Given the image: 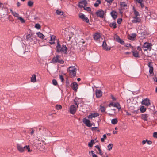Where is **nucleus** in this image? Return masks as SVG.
<instances>
[{
	"instance_id": "obj_36",
	"label": "nucleus",
	"mask_w": 157,
	"mask_h": 157,
	"mask_svg": "<svg viewBox=\"0 0 157 157\" xmlns=\"http://www.w3.org/2000/svg\"><path fill=\"white\" fill-rule=\"evenodd\" d=\"M113 146V144H109L107 146L108 150L109 151H110L112 149Z\"/></svg>"
},
{
	"instance_id": "obj_30",
	"label": "nucleus",
	"mask_w": 157,
	"mask_h": 157,
	"mask_svg": "<svg viewBox=\"0 0 157 157\" xmlns=\"http://www.w3.org/2000/svg\"><path fill=\"white\" fill-rule=\"evenodd\" d=\"M36 76L35 75H32L31 78V81L32 82H36Z\"/></svg>"
},
{
	"instance_id": "obj_24",
	"label": "nucleus",
	"mask_w": 157,
	"mask_h": 157,
	"mask_svg": "<svg viewBox=\"0 0 157 157\" xmlns=\"http://www.w3.org/2000/svg\"><path fill=\"white\" fill-rule=\"evenodd\" d=\"M102 45L103 49L106 50H109L111 49L110 48H108L107 47V45L105 41H103Z\"/></svg>"
},
{
	"instance_id": "obj_14",
	"label": "nucleus",
	"mask_w": 157,
	"mask_h": 157,
	"mask_svg": "<svg viewBox=\"0 0 157 157\" xmlns=\"http://www.w3.org/2000/svg\"><path fill=\"white\" fill-rule=\"evenodd\" d=\"M17 147L18 150L20 152H23L25 150V146L23 147L20 144H17Z\"/></svg>"
},
{
	"instance_id": "obj_9",
	"label": "nucleus",
	"mask_w": 157,
	"mask_h": 157,
	"mask_svg": "<svg viewBox=\"0 0 157 157\" xmlns=\"http://www.w3.org/2000/svg\"><path fill=\"white\" fill-rule=\"evenodd\" d=\"M121 9L120 10V13L121 14H122L123 11L124 10H127L128 7L127 4L124 2H122L121 4Z\"/></svg>"
},
{
	"instance_id": "obj_25",
	"label": "nucleus",
	"mask_w": 157,
	"mask_h": 157,
	"mask_svg": "<svg viewBox=\"0 0 157 157\" xmlns=\"http://www.w3.org/2000/svg\"><path fill=\"white\" fill-rule=\"evenodd\" d=\"M111 14L114 20H115L117 17V13L116 12L114 11H112L111 13Z\"/></svg>"
},
{
	"instance_id": "obj_44",
	"label": "nucleus",
	"mask_w": 157,
	"mask_h": 157,
	"mask_svg": "<svg viewBox=\"0 0 157 157\" xmlns=\"http://www.w3.org/2000/svg\"><path fill=\"white\" fill-rule=\"evenodd\" d=\"M33 4V2L32 1H29L28 2V5L30 7H31Z\"/></svg>"
},
{
	"instance_id": "obj_42",
	"label": "nucleus",
	"mask_w": 157,
	"mask_h": 157,
	"mask_svg": "<svg viewBox=\"0 0 157 157\" xmlns=\"http://www.w3.org/2000/svg\"><path fill=\"white\" fill-rule=\"evenodd\" d=\"M101 3V1L100 0H97L96 2L94 4L95 7H97L98 6L99 4Z\"/></svg>"
},
{
	"instance_id": "obj_53",
	"label": "nucleus",
	"mask_w": 157,
	"mask_h": 157,
	"mask_svg": "<svg viewBox=\"0 0 157 157\" xmlns=\"http://www.w3.org/2000/svg\"><path fill=\"white\" fill-rule=\"evenodd\" d=\"M99 151V154H100L101 156H102L103 153L100 148L98 150Z\"/></svg>"
},
{
	"instance_id": "obj_41",
	"label": "nucleus",
	"mask_w": 157,
	"mask_h": 157,
	"mask_svg": "<svg viewBox=\"0 0 157 157\" xmlns=\"http://www.w3.org/2000/svg\"><path fill=\"white\" fill-rule=\"evenodd\" d=\"M29 145H26L25 146V150H27L28 152H31L32 151V150H30L29 147Z\"/></svg>"
},
{
	"instance_id": "obj_15",
	"label": "nucleus",
	"mask_w": 157,
	"mask_h": 157,
	"mask_svg": "<svg viewBox=\"0 0 157 157\" xmlns=\"http://www.w3.org/2000/svg\"><path fill=\"white\" fill-rule=\"evenodd\" d=\"M96 14L98 17L101 18H103L104 14V12L102 10H100L97 11Z\"/></svg>"
},
{
	"instance_id": "obj_49",
	"label": "nucleus",
	"mask_w": 157,
	"mask_h": 157,
	"mask_svg": "<svg viewBox=\"0 0 157 157\" xmlns=\"http://www.w3.org/2000/svg\"><path fill=\"white\" fill-rule=\"evenodd\" d=\"M116 41L118 42H119L121 40V39L119 37V36H116V37L115 38Z\"/></svg>"
},
{
	"instance_id": "obj_11",
	"label": "nucleus",
	"mask_w": 157,
	"mask_h": 157,
	"mask_svg": "<svg viewBox=\"0 0 157 157\" xmlns=\"http://www.w3.org/2000/svg\"><path fill=\"white\" fill-rule=\"evenodd\" d=\"M146 2L144 0H138V3L139 4V6H141L142 10H144L145 12V7H147L145 6V4Z\"/></svg>"
},
{
	"instance_id": "obj_1",
	"label": "nucleus",
	"mask_w": 157,
	"mask_h": 157,
	"mask_svg": "<svg viewBox=\"0 0 157 157\" xmlns=\"http://www.w3.org/2000/svg\"><path fill=\"white\" fill-rule=\"evenodd\" d=\"M144 17L147 20H149L152 24L157 23V14L154 11L149 10L147 7H145V12H144Z\"/></svg>"
},
{
	"instance_id": "obj_29",
	"label": "nucleus",
	"mask_w": 157,
	"mask_h": 157,
	"mask_svg": "<svg viewBox=\"0 0 157 157\" xmlns=\"http://www.w3.org/2000/svg\"><path fill=\"white\" fill-rule=\"evenodd\" d=\"M114 107H117L119 110L121 109V106L119 103L117 102L114 104Z\"/></svg>"
},
{
	"instance_id": "obj_62",
	"label": "nucleus",
	"mask_w": 157,
	"mask_h": 157,
	"mask_svg": "<svg viewBox=\"0 0 157 157\" xmlns=\"http://www.w3.org/2000/svg\"><path fill=\"white\" fill-rule=\"evenodd\" d=\"M9 20L11 22L13 21H14V19L13 18H9Z\"/></svg>"
},
{
	"instance_id": "obj_20",
	"label": "nucleus",
	"mask_w": 157,
	"mask_h": 157,
	"mask_svg": "<svg viewBox=\"0 0 157 157\" xmlns=\"http://www.w3.org/2000/svg\"><path fill=\"white\" fill-rule=\"evenodd\" d=\"M71 86L73 90L76 91L78 88V85L76 82H74L71 84Z\"/></svg>"
},
{
	"instance_id": "obj_55",
	"label": "nucleus",
	"mask_w": 157,
	"mask_h": 157,
	"mask_svg": "<svg viewBox=\"0 0 157 157\" xmlns=\"http://www.w3.org/2000/svg\"><path fill=\"white\" fill-rule=\"evenodd\" d=\"M59 78L61 80L62 82H63L64 80L63 76L61 75H59Z\"/></svg>"
},
{
	"instance_id": "obj_43",
	"label": "nucleus",
	"mask_w": 157,
	"mask_h": 157,
	"mask_svg": "<svg viewBox=\"0 0 157 157\" xmlns=\"http://www.w3.org/2000/svg\"><path fill=\"white\" fill-rule=\"evenodd\" d=\"M18 19L20 20L22 23H24L25 22V21L24 19L21 17H18Z\"/></svg>"
},
{
	"instance_id": "obj_35",
	"label": "nucleus",
	"mask_w": 157,
	"mask_h": 157,
	"mask_svg": "<svg viewBox=\"0 0 157 157\" xmlns=\"http://www.w3.org/2000/svg\"><path fill=\"white\" fill-rule=\"evenodd\" d=\"M94 143V140H91L90 142L88 143V146L89 147H92L93 146V144Z\"/></svg>"
},
{
	"instance_id": "obj_38",
	"label": "nucleus",
	"mask_w": 157,
	"mask_h": 157,
	"mask_svg": "<svg viewBox=\"0 0 157 157\" xmlns=\"http://www.w3.org/2000/svg\"><path fill=\"white\" fill-rule=\"evenodd\" d=\"M56 13L57 14L59 15H62L63 14V12L58 10L56 11Z\"/></svg>"
},
{
	"instance_id": "obj_59",
	"label": "nucleus",
	"mask_w": 157,
	"mask_h": 157,
	"mask_svg": "<svg viewBox=\"0 0 157 157\" xmlns=\"http://www.w3.org/2000/svg\"><path fill=\"white\" fill-rule=\"evenodd\" d=\"M113 0H105V1L107 2L108 3H112Z\"/></svg>"
},
{
	"instance_id": "obj_60",
	"label": "nucleus",
	"mask_w": 157,
	"mask_h": 157,
	"mask_svg": "<svg viewBox=\"0 0 157 157\" xmlns=\"http://www.w3.org/2000/svg\"><path fill=\"white\" fill-rule=\"evenodd\" d=\"M114 104H113V103H111L109 104V107H111V106H114Z\"/></svg>"
},
{
	"instance_id": "obj_5",
	"label": "nucleus",
	"mask_w": 157,
	"mask_h": 157,
	"mask_svg": "<svg viewBox=\"0 0 157 157\" xmlns=\"http://www.w3.org/2000/svg\"><path fill=\"white\" fill-rule=\"evenodd\" d=\"M26 40L27 41L29 42V44L33 45L37 41L36 38L34 34L31 33L26 35Z\"/></svg>"
},
{
	"instance_id": "obj_7",
	"label": "nucleus",
	"mask_w": 157,
	"mask_h": 157,
	"mask_svg": "<svg viewBox=\"0 0 157 157\" xmlns=\"http://www.w3.org/2000/svg\"><path fill=\"white\" fill-rule=\"evenodd\" d=\"M60 57V56L56 55V56L54 57L52 59V63H58L61 64H63L64 63V61L62 59H59Z\"/></svg>"
},
{
	"instance_id": "obj_46",
	"label": "nucleus",
	"mask_w": 157,
	"mask_h": 157,
	"mask_svg": "<svg viewBox=\"0 0 157 157\" xmlns=\"http://www.w3.org/2000/svg\"><path fill=\"white\" fill-rule=\"evenodd\" d=\"M132 52L133 55L134 56L136 57H137V52L136 51L135 52L132 51Z\"/></svg>"
},
{
	"instance_id": "obj_57",
	"label": "nucleus",
	"mask_w": 157,
	"mask_h": 157,
	"mask_svg": "<svg viewBox=\"0 0 157 157\" xmlns=\"http://www.w3.org/2000/svg\"><path fill=\"white\" fill-rule=\"evenodd\" d=\"M98 128V127H92L91 128V130H93V131H94V130H97V129Z\"/></svg>"
},
{
	"instance_id": "obj_31",
	"label": "nucleus",
	"mask_w": 157,
	"mask_h": 157,
	"mask_svg": "<svg viewBox=\"0 0 157 157\" xmlns=\"http://www.w3.org/2000/svg\"><path fill=\"white\" fill-rule=\"evenodd\" d=\"M109 26L111 27H113V28L115 29L117 27L116 23L115 22H113L112 23L109 24Z\"/></svg>"
},
{
	"instance_id": "obj_19",
	"label": "nucleus",
	"mask_w": 157,
	"mask_h": 157,
	"mask_svg": "<svg viewBox=\"0 0 157 157\" xmlns=\"http://www.w3.org/2000/svg\"><path fill=\"white\" fill-rule=\"evenodd\" d=\"M56 40V37L55 36L52 35L51 36V38L49 40L50 42H49L50 44H55V41Z\"/></svg>"
},
{
	"instance_id": "obj_6",
	"label": "nucleus",
	"mask_w": 157,
	"mask_h": 157,
	"mask_svg": "<svg viewBox=\"0 0 157 157\" xmlns=\"http://www.w3.org/2000/svg\"><path fill=\"white\" fill-rule=\"evenodd\" d=\"M76 68L75 66H72L69 67L67 72L70 75L75 77L76 75Z\"/></svg>"
},
{
	"instance_id": "obj_40",
	"label": "nucleus",
	"mask_w": 157,
	"mask_h": 157,
	"mask_svg": "<svg viewBox=\"0 0 157 157\" xmlns=\"http://www.w3.org/2000/svg\"><path fill=\"white\" fill-rule=\"evenodd\" d=\"M100 109L102 112H104L105 111L106 109L104 106H101Z\"/></svg>"
},
{
	"instance_id": "obj_17",
	"label": "nucleus",
	"mask_w": 157,
	"mask_h": 157,
	"mask_svg": "<svg viewBox=\"0 0 157 157\" xmlns=\"http://www.w3.org/2000/svg\"><path fill=\"white\" fill-rule=\"evenodd\" d=\"M83 122L88 127H90L93 125V124L90 123V120L86 118H84L83 119Z\"/></svg>"
},
{
	"instance_id": "obj_50",
	"label": "nucleus",
	"mask_w": 157,
	"mask_h": 157,
	"mask_svg": "<svg viewBox=\"0 0 157 157\" xmlns=\"http://www.w3.org/2000/svg\"><path fill=\"white\" fill-rule=\"evenodd\" d=\"M122 21V18H118L117 20V23L119 24H120L121 23V22Z\"/></svg>"
},
{
	"instance_id": "obj_64",
	"label": "nucleus",
	"mask_w": 157,
	"mask_h": 157,
	"mask_svg": "<svg viewBox=\"0 0 157 157\" xmlns=\"http://www.w3.org/2000/svg\"><path fill=\"white\" fill-rule=\"evenodd\" d=\"M92 157H98L95 154H94L92 155Z\"/></svg>"
},
{
	"instance_id": "obj_12",
	"label": "nucleus",
	"mask_w": 157,
	"mask_h": 157,
	"mask_svg": "<svg viewBox=\"0 0 157 157\" xmlns=\"http://www.w3.org/2000/svg\"><path fill=\"white\" fill-rule=\"evenodd\" d=\"M141 104L147 106H148L151 105L150 100L147 98L144 99L142 100Z\"/></svg>"
},
{
	"instance_id": "obj_3",
	"label": "nucleus",
	"mask_w": 157,
	"mask_h": 157,
	"mask_svg": "<svg viewBox=\"0 0 157 157\" xmlns=\"http://www.w3.org/2000/svg\"><path fill=\"white\" fill-rule=\"evenodd\" d=\"M147 29L144 25H139L138 27V37H141V39L145 38V36L147 34Z\"/></svg>"
},
{
	"instance_id": "obj_27",
	"label": "nucleus",
	"mask_w": 157,
	"mask_h": 157,
	"mask_svg": "<svg viewBox=\"0 0 157 157\" xmlns=\"http://www.w3.org/2000/svg\"><path fill=\"white\" fill-rule=\"evenodd\" d=\"M146 109V108L143 105H141L140 107V110L142 113H143L145 112Z\"/></svg>"
},
{
	"instance_id": "obj_63",
	"label": "nucleus",
	"mask_w": 157,
	"mask_h": 157,
	"mask_svg": "<svg viewBox=\"0 0 157 157\" xmlns=\"http://www.w3.org/2000/svg\"><path fill=\"white\" fill-rule=\"evenodd\" d=\"M95 147L97 148V149L98 150V149H99L100 148V147H99V146L98 145H96L95 146Z\"/></svg>"
},
{
	"instance_id": "obj_4",
	"label": "nucleus",
	"mask_w": 157,
	"mask_h": 157,
	"mask_svg": "<svg viewBox=\"0 0 157 157\" xmlns=\"http://www.w3.org/2000/svg\"><path fill=\"white\" fill-rule=\"evenodd\" d=\"M56 50L58 53L60 52L61 53L66 54L67 52V48L66 45L63 44L61 47L58 40L56 46Z\"/></svg>"
},
{
	"instance_id": "obj_45",
	"label": "nucleus",
	"mask_w": 157,
	"mask_h": 157,
	"mask_svg": "<svg viewBox=\"0 0 157 157\" xmlns=\"http://www.w3.org/2000/svg\"><path fill=\"white\" fill-rule=\"evenodd\" d=\"M12 14L15 17H17V18H18V17H19V14L17 13H16L15 12H12Z\"/></svg>"
},
{
	"instance_id": "obj_52",
	"label": "nucleus",
	"mask_w": 157,
	"mask_h": 157,
	"mask_svg": "<svg viewBox=\"0 0 157 157\" xmlns=\"http://www.w3.org/2000/svg\"><path fill=\"white\" fill-rule=\"evenodd\" d=\"M74 103L76 105H77V108H78V103H77V102L76 101V100L75 99L74 100Z\"/></svg>"
},
{
	"instance_id": "obj_2",
	"label": "nucleus",
	"mask_w": 157,
	"mask_h": 157,
	"mask_svg": "<svg viewBox=\"0 0 157 157\" xmlns=\"http://www.w3.org/2000/svg\"><path fill=\"white\" fill-rule=\"evenodd\" d=\"M144 17L147 20H149L152 24L157 23V14L154 11L149 10L147 7H145V12H144Z\"/></svg>"
},
{
	"instance_id": "obj_33",
	"label": "nucleus",
	"mask_w": 157,
	"mask_h": 157,
	"mask_svg": "<svg viewBox=\"0 0 157 157\" xmlns=\"http://www.w3.org/2000/svg\"><path fill=\"white\" fill-rule=\"evenodd\" d=\"M149 72L151 74L153 73V69L152 66H151L150 64L149 65Z\"/></svg>"
},
{
	"instance_id": "obj_8",
	"label": "nucleus",
	"mask_w": 157,
	"mask_h": 157,
	"mask_svg": "<svg viewBox=\"0 0 157 157\" xmlns=\"http://www.w3.org/2000/svg\"><path fill=\"white\" fill-rule=\"evenodd\" d=\"M133 10L135 16L132 17L133 19L132 20V22L133 23H137V12L134 6L133 7Z\"/></svg>"
},
{
	"instance_id": "obj_21",
	"label": "nucleus",
	"mask_w": 157,
	"mask_h": 157,
	"mask_svg": "<svg viewBox=\"0 0 157 157\" xmlns=\"http://www.w3.org/2000/svg\"><path fill=\"white\" fill-rule=\"evenodd\" d=\"M136 35L135 33H132L131 35H129L128 36V38L132 40H135V38L136 37Z\"/></svg>"
},
{
	"instance_id": "obj_18",
	"label": "nucleus",
	"mask_w": 157,
	"mask_h": 157,
	"mask_svg": "<svg viewBox=\"0 0 157 157\" xmlns=\"http://www.w3.org/2000/svg\"><path fill=\"white\" fill-rule=\"evenodd\" d=\"M79 17L83 21H85L86 23L89 22V20L85 15L81 13L79 15Z\"/></svg>"
},
{
	"instance_id": "obj_28",
	"label": "nucleus",
	"mask_w": 157,
	"mask_h": 157,
	"mask_svg": "<svg viewBox=\"0 0 157 157\" xmlns=\"http://www.w3.org/2000/svg\"><path fill=\"white\" fill-rule=\"evenodd\" d=\"M148 117V115L146 114H143L141 115L142 118L144 121H147Z\"/></svg>"
},
{
	"instance_id": "obj_32",
	"label": "nucleus",
	"mask_w": 157,
	"mask_h": 157,
	"mask_svg": "<svg viewBox=\"0 0 157 157\" xmlns=\"http://www.w3.org/2000/svg\"><path fill=\"white\" fill-rule=\"evenodd\" d=\"M38 36L41 39H43L44 37V35L41 33L40 32H39L37 33Z\"/></svg>"
},
{
	"instance_id": "obj_56",
	"label": "nucleus",
	"mask_w": 157,
	"mask_h": 157,
	"mask_svg": "<svg viewBox=\"0 0 157 157\" xmlns=\"http://www.w3.org/2000/svg\"><path fill=\"white\" fill-rule=\"evenodd\" d=\"M146 142L147 144L148 145H150L152 144V142L150 140H146Z\"/></svg>"
},
{
	"instance_id": "obj_26",
	"label": "nucleus",
	"mask_w": 157,
	"mask_h": 157,
	"mask_svg": "<svg viewBox=\"0 0 157 157\" xmlns=\"http://www.w3.org/2000/svg\"><path fill=\"white\" fill-rule=\"evenodd\" d=\"M100 35L98 33H96L94 35V38L95 40H98L100 39Z\"/></svg>"
},
{
	"instance_id": "obj_51",
	"label": "nucleus",
	"mask_w": 157,
	"mask_h": 157,
	"mask_svg": "<svg viewBox=\"0 0 157 157\" xmlns=\"http://www.w3.org/2000/svg\"><path fill=\"white\" fill-rule=\"evenodd\" d=\"M53 84L54 85H56L57 84V82L55 79H53L52 81Z\"/></svg>"
},
{
	"instance_id": "obj_47",
	"label": "nucleus",
	"mask_w": 157,
	"mask_h": 157,
	"mask_svg": "<svg viewBox=\"0 0 157 157\" xmlns=\"http://www.w3.org/2000/svg\"><path fill=\"white\" fill-rule=\"evenodd\" d=\"M35 27L36 28V29H40L41 28V26H40V25L39 24H36L35 25Z\"/></svg>"
},
{
	"instance_id": "obj_22",
	"label": "nucleus",
	"mask_w": 157,
	"mask_h": 157,
	"mask_svg": "<svg viewBox=\"0 0 157 157\" xmlns=\"http://www.w3.org/2000/svg\"><path fill=\"white\" fill-rule=\"evenodd\" d=\"M95 93L96 96L98 98L101 97L102 95V92L100 90H96Z\"/></svg>"
},
{
	"instance_id": "obj_39",
	"label": "nucleus",
	"mask_w": 157,
	"mask_h": 157,
	"mask_svg": "<svg viewBox=\"0 0 157 157\" xmlns=\"http://www.w3.org/2000/svg\"><path fill=\"white\" fill-rule=\"evenodd\" d=\"M56 108V109L59 110L61 109H62V106L60 105H57L55 106Z\"/></svg>"
},
{
	"instance_id": "obj_48",
	"label": "nucleus",
	"mask_w": 157,
	"mask_h": 157,
	"mask_svg": "<svg viewBox=\"0 0 157 157\" xmlns=\"http://www.w3.org/2000/svg\"><path fill=\"white\" fill-rule=\"evenodd\" d=\"M143 20H144V18H140V17H138V23H139V22H142L143 21Z\"/></svg>"
},
{
	"instance_id": "obj_54",
	"label": "nucleus",
	"mask_w": 157,
	"mask_h": 157,
	"mask_svg": "<svg viewBox=\"0 0 157 157\" xmlns=\"http://www.w3.org/2000/svg\"><path fill=\"white\" fill-rule=\"evenodd\" d=\"M153 136L155 138H157V132H155L153 133Z\"/></svg>"
},
{
	"instance_id": "obj_16",
	"label": "nucleus",
	"mask_w": 157,
	"mask_h": 157,
	"mask_svg": "<svg viewBox=\"0 0 157 157\" xmlns=\"http://www.w3.org/2000/svg\"><path fill=\"white\" fill-rule=\"evenodd\" d=\"M87 4V2L86 0H82L79 2V7L81 8H82Z\"/></svg>"
},
{
	"instance_id": "obj_13",
	"label": "nucleus",
	"mask_w": 157,
	"mask_h": 157,
	"mask_svg": "<svg viewBox=\"0 0 157 157\" xmlns=\"http://www.w3.org/2000/svg\"><path fill=\"white\" fill-rule=\"evenodd\" d=\"M77 108L74 105H71L70 108V113L71 114H74L76 113Z\"/></svg>"
},
{
	"instance_id": "obj_58",
	"label": "nucleus",
	"mask_w": 157,
	"mask_h": 157,
	"mask_svg": "<svg viewBox=\"0 0 157 157\" xmlns=\"http://www.w3.org/2000/svg\"><path fill=\"white\" fill-rule=\"evenodd\" d=\"M119 43H120L121 44H124V41L121 39V40L119 41Z\"/></svg>"
},
{
	"instance_id": "obj_34",
	"label": "nucleus",
	"mask_w": 157,
	"mask_h": 157,
	"mask_svg": "<svg viewBox=\"0 0 157 157\" xmlns=\"http://www.w3.org/2000/svg\"><path fill=\"white\" fill-rule=\"evenodd\" d=\"M118 122V120L117 118L113 119L111 120V123L113 124H116Z\"/></svg>"
},
{
	"instance_id": "obj_23",
	"label": "nucleus",
	"mask_w": 157,
	"mask_h": 157,
	"mask_svg": "<svg viewBox=\"0 0 157 157\" xmlns=\"http://www.w3.org/2000/svg\"><path fill=\"white\" fill-rule=\"evenodd\" d=\"M99 115V114L97 113H91L88 116V117L89 119H92L93 118L96 117Z\"/></svg>"
},
{
	"instance_id": "obj_61",
	"label": "nucleus",
	"mask_w": 157,
	"mask_h": 157,
	"mask_svg": "<svg viewBox=\"0 0 157 157\" xmlns=\"http://www.w3.org/2000/svg\"><path fill=\"white\" fill-rule=\"evenodd\" d=\"M103 138H104V139H106L107 138L106 135V134H104L103 136Z\"/></svg>"
},
{
	"instance_id": "obj_37",
	"label": "nucleus",
	"mask_w": 157,
	"mask_h": 157,
	"mask_svg": "<svg viewBox=\"0 0 157 157\" xmlns=\"http://www.w3.org/2000/svg\"><path fill=\"white\" fill-rule=\"evenodd\" d=\"M82 8H84V10L87 11L88 12H90L91 11V9L90 8L88 7H85V6H84Z\"/></svg>"
},
{
	"instance_id": "obj_10",
	"label": "nucleus",
	"mask_w": 157,
	"mask_h": 157,
	"mask_svg": "<svg viewBox=\"0 0 157 157\" xmlns=\"http://www.w3.org/2000/svg\"><path fill=\"white\" fill-rule=\"evenodd\" d=\"M151 48V44L148 43H144L143 46V49L144 51L149 50L150 51Z\"/></svg>"
}]
</instances>
